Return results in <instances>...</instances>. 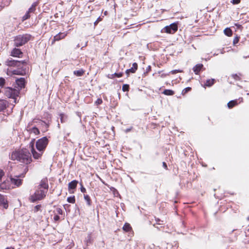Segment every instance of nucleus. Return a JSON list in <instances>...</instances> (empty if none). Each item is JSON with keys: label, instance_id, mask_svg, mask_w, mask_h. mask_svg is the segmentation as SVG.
<instances>
[{"label": "nucleus", "instance_id": "37", "mask_svg": "<svg viewBox=\"0 0 249 249\" xmlns=\"http://www.w3.org/2000/svg\"><path fill=\"white\" fill-rule=\"evenodd\" d=\"M103 102V101L102 100V99L101 98H98L97 99V100L95 101V104L97 106L98 105H101Z\"/></svg>", "mask_w": 249, "mask_h": 249}, {"label": "nucleus", "instance_id": "46", "mask_svg": "<svg viewBox=\"0 0 249 249\" xmlns=\"http://www.w3.org/2000/svg\"><path fill=\"white\" fill-rule=\"evenodd\" d=\"M5 188V185L4 183H1L0 184V189H4Z\"/></svg>", "mask_w": 249, "mask_h": 249}, {"label": "nucleus", "instance_id": "34", "mask_svg": "<svg viewBox=\"0 0 249 249\" xmlns=\"http://www.w3.org/2000/svg\"><path fill=\"white\" fill-rule=\"evenodd\" d=\"M55 213L56 214H63V211L60 208H57L55 210Z\"/></svg>", "mask_w": 249, "mask_h": 249}, {"label": "nucleus", "instance_id": "36", "mask_svg": "<svg viewBox=\"0 0 249 249\" xmlns=\"http://www.w3.org/2000/svg\"><path fill=\"white\" fill-rule=\"evenodd\" d=\"M32 132L35 134L37 135L39 133V131L38 128L36 127H34L32 129Z\"/></svg>", "mask_w": 249, "mask_h": 249}, {"label": "nucleus", "instance_id": "5", "mask_svg": "<svg viewBox=\"0 0 249 249\" xmlns=\"http://www.w3.org/2000/svg\"><path fill=\"white\" fill-rule=\"evenodd\" d=\"M47 190L40 189V188L35 191L34 194L31 195L29 197V200L31 202H35L38 200H40L45 198L47 194Z\"/></svg>", "mask_w": 249, "mask_h": 249}, {"label": "nucleus", "instance_id": "3", "mask_svg": "<svg viewBox=\"0 0 249 249\" xmlns=\"http://www.w3.org/2000/svg\"><path fill=\"white\" fill-rule=\"evenodd\" d=\"M5 95L9 98L13 100V102L11 103L12 105L16 104L17 102V97L19 96V90L10 87H6L4 89Z\"/></svg>", "mask_w": 249, "mask_h": 249}, {"label": "nucleus", "instance_id": "10", "mask_svg": "<svg viewBox=\"0 0 249 249\" xmlns=\"http://www.w3.org/2000/svg\"><path fill=\"white\" fill-rule=\"evenodd\" d=\"M68 32H60L57 35H56L55 36H54L53 38L52 41V45H53L55 41H58L64 38L67 35Z\"/></svg>", "mask_w": 249, "mask_h": 249}, {"label": "nucleus", "instance_id": "20", "mask_svg": "<svg viewBox=\"0 0 249 249\" xmlns=\"http://www.w3.org/2000/svg\"><path fill=\"white\" fill-rule=\"evenodd\" d=\"M58 119L60 120V123L63 124L66 122L67 119V116L66 114L64 113H60L59 115Z\"/></svg>", "mask_w": 249, "mask_h": 249}, {"label": "nucleus", "instance_id": "32", "mask_svg": "<svg viewBox=\"0 0 249 249\" xmlns=\"http://www.w3.org/2000/svg\"><path fill=\"white\" fill-rule=\"evenodd\" d=\"M129 86L127 84H124L122 87V90L123 91H127L129 90Z\"/></svg>", "mask_w": 249, "mask_h": 249}, {"label": "nucleus", "instance_id": "38", "mask_svg": "<svg viewBox=\"0 0 249 249\" xmlns=\"http://www.w3.org/2000/svg\"><path fill=\"white\" fill-rule=\"evenodd\" d=\"M158 74H159V76H160V77H162V78H164L169 74L162 73L161 71H159Z\"/></svg>", "mask_w": 249, "mask_h": 249}, {"label": "nucleus", "instance_id": "52", "mask_svg": "<svg viewBox=\"0 0 249 249\" xmlns=\"http://www.w3.org/2000/svg\"><path fill=\"white\" fill-rule=\"evenodd\" d=\"M131 128H132V127H131V128H129V129H126V130H125V132H127L129 131L131 129Z\"/></svg>", "mask_w": 249, "mask_h": 249}, {"label": "nucleus", "instance_id": "2", "mask_svg": "<svg viewBox=\"0 0 249 249\" xmlns=\"http://www.w3.org/2000/svg\"><path fill=\"white\" fill-rule=\"evenodd\" d=\"M22 65L20 67H17V69L13 70H8L7 74L9 75H24L29 72V67L27 66L26 62L24 61H21Z\"/></svg>", "mask_w": 249, "mask_h": 249}, {"label": "nucleus", "instance_id": "33", "mask_svg": "<svg viewBox=\"0 0 249 249\" xmlns=\"http://www.w3.org/2000/svg\"><path fill=\"white\" fill-rule=\"evenodd\" d=\"M30 13H28V11H27L26 12V13L23 16V17H22L23 21L28 19L30 17Z\"/></svg>", "mask_w": 249, "mask_h": 249}, {"label": "nucleus", "instance_id": "56", "mask_svg": "<svg viewBox=\"0 0 249 249\" xmlns=\"http://www.w3.org/2000/svg\"><path fill=\"white\" fill-rule=\"evenodd\" d=\"M109 0H107V1H109Z\"/></svg>", "mask_w": 249, "mask_h": 249}, {"label": "nucleus", "instance_id": "44", "mask_svg": "<svg viewBox=\"0 0 249 249\" xmlns=\"http://www.w3.org/2000/svg\"><path fill=\"white\" fill-rule=\"evenodd\" d=\"M80 184H81V188H80L81 191L82 193H85L86 191V189L84 187V186H83L82 183H81Z\"/></svg>", "mask_w": 249, "mask_h": 249}, {"label": "nucleus", "instance_id": "11", "mask_svg": "<svg viewBox=\"0 0 249 249\" xmlns=\"http://www.w3.org/2000/svg\"><path fill=\"white\" fill-rule=\"evenodd\" d=\"M38 188H40V189H42L43 190H46L47 193L48 192L49 185L48 183V179L47 178L41 179Z\"/></svg>", "mask_w": 249, "mask_h": 249}, {"label": "nucleus", "instance_id": "18", "mask_svg": "<svg viewBox=\"0 0 249 249\" xmlns=\"http://www.w3.org/2000/svg\"><path fill=\"white\" fill-rule=\"evenodd\" d=\"M8 102L5 100H0V111L3 110L6 108Z\"/></svg>", "mask_w": 249, "mask_h": 249}, {"label": "nucleus", "instance_id": "39", "mask_svg": "<svg viewBox=\"0 0 249 249\" xmlns=\"http://www.w3.org/2000/svg\"><path fill=\"white\" fill-rule=\"evenodd\" d=\"M182 71H180V70H172L171 71L170 73H171L172 74H176L178 72H181Z\"/></svg>", "mask_w": 249, "mask_h": 249}, {"label": "nucleus", "instance_id": "30", "mask_svg": "<svg viewBox=\"0 0 249 249\" xmlns=\"http://www.w3.org/2000/svg\"><path fill=\"white\" fill-rule=\"evenodd\" d=\"M84 199L86 201L88 205L90 206L91 205L90 203V199L89 196L88 195H84Z\"/></svg>", "mask_w": 249, "mask_h": 249}, {"label": "nucleus", "instance_id": "45", "mask_svg": "<svg viewBox=\"0 0 249 249\" xmlns=\"http://www.w3.org/2000/svg\"><path fill=\"white\" fill-rule=\"evenodd\" d=\"M36 10V8H34L31 6V7L28 9V13H32L34 12Z\"/></svg>", "mask_w": 249, "mask_h": 249}, {"label": "nucleus", "instance_id": "17", "mask_svg": "<svg viewBox=\"0 0 249 249\" xmlns=\"http://www.w3.org/2000/svg\"><path fill=\"white\" fill-rule=\"evenodd\" d=\"M203 67V65L202 64H198L193 67V70L196 74H198Z\"/></svg>", "mask_w": 249, "mask_h": 249}, {"label": "nucleus", "instance_id": "55", "mask_svg": "<svg viewBox=\"0 0 249 249\" xmlns=\"http://www.w3.org/2000/svg\"><path fill=\"white\" fill-rule=\"evenodd\" d=\"M247 95H249V93H247Z\"/></svg>", "mask_w": 249, "mask_h": 249}, {"label": "nucleus", "instance_id": "50", "mask_svg": "<svg viewBox=\"0 0 249 249\" xmlns=\"http://www.w3.org/2000/svg\"><path fill=\"white\" fill-rule=\"evenodd\" d=\"M37 5V3L36 2H34L32 5H31V7L34 8H36V6Z\"/></svg>", "mask_w": 249, "mask_h": 249}, {"label": "nucleus", "instance_id": "27", "mask_svg": "<svg viewBox=\"0 0 249 249\" xmlns=\"http://www.w3.org/2000/svg\"><path fill=\"white\" fill-rule=\"evenodd\" d=\"M85 242H86L87 246H88L89 244H90L92 242V237L91 234H89L86 238Z\"/></svg>", "mask_w": 249, "mask_h": 249}, {"label": "nucleus", "instance_id": "6", "mask_svg": "<svg viewBox=\"0 0 249 249\" xmlns=\"http://www.w3.org/2000/svg\"><path fill=\"white\" fill-rule=\"evenodd\" d=\"M28 171V168L27 166H25L24 169V173L20 174L19 176H16L15 178H11V182L18 187L22 184V179H20L19 178H23L24 177V175Z\"/></svg>", "mask_w": 249, "mask_h": 249}, {"label": "nucleus", "instance_id": "49", "mask_svg": "<svg viewBox=\"0 0 249 249\" xmlns=\"http://www.w3.org/2000/svg\"><path fill=\"white\" fill-rule=\"evenodd\" d=\"M4 175V172L2 170H0V180L1 179L2 176Z\"/></svg>", "mask_w": 249, "mask_h": 249}, {"label": "nucleus", "instance_id": "42", "mask_svg": "<svg viewBox=\"0 0 249 249\" xmlns=\"http://www.w3.org/2000/svg\"><path fill=\"white\" fill-rule=\"evenodd\" d=\"M240 1H241L240 0H232L231 2L233 4H239L240 2Z\"/></svg>", "mask_w": 249, "mask_h": 249}, {"label": "nucleus", "instance_id": "53", "mask_svg": "<svg viewBox=\"0 0 249 249\" xmlns=\"http://www.w3.org/2000/svg\"><path fill=\"white\" fill-rule=\"evenodd\" d=\"M5 249H14V248L12 247H7Z\"/></svg>", "mask_w": 249, "mask_h": 249}, {"label": "nucleus", "instance_id": "24", "mask_svg": "<svg viewBox=\"0 0 249 249\" xmlns=\"http://www.w3.org/2000/svg\"><path fill=\"white\" fill-rule=\"evenodd\" d=\"M123 230L125 232H129L132 230V228L129 223H126L124 225Z\"/></svg>", "mask_w": 249, "mask_h": 249}, {"label": "nucleus", "instance_id": "16", "mask_svg": "<svg viewBox=\"0 0 249 249\" xmlns=\"http://www.w3.org/2000/svg\"><path fill=\"white\" fill-rule=\"evenodd\" d=\"M138 65L136 63H134L132 64V67L130 69H127L125 71V73L128 75L130 72L134 73L137 70Z\"/></svg>", "mask_w": 249, "mask_h": 249}, {"label": "nucleus", "instance_id": "41", "mask_svg": "<svg viewBox=\"0 0 249 249\" xmlns=\"http://www.w3.org/2000/svg\"><path fill=\"white\" fill-rule=\"evenodd\" d=\"M53 220L54 222H57L58 221L59 219H60V217L57 215V214H55L54 217H53Z\"/></svg>", "mask_w": 249, "mask_h": 249}, {"label": "nucleus", "instance_id": "25", "mask_svg": "<svg viewBox=\"0 0 249 249\" xmlns=\"http://www.w3.org/2000/svg\"><path fill=\"white\" fill-rule=\"evenodd\" d=\"M224 34L228 36H231L232 35V32L231 30L229 28H226L224 30Z\"/></svg>", "mask_w": 249, "mask_h": 249}, {"label": "nucleus", "instance_id": "26", "mask_svg": "<svg viewBox=\"0 0 249 249\" xmlns=\"http://www.w3.org/2000/svg\"><path fill=\"white\" fill-rule=\"evenodd\" d=\"M84 72V71L82 69L74 71H73L74 74L76 75L77 76H82Z\"/></svg>", "mask_w": 249, "mask_h": 249}, {"label": "nucleus", "instance_id": "15", "mask_svg": "<svg viewBox=\"0 0 249 249\" xmlns=\"http://www.w3.org/2000/svg\"><path fill=\"white\" fill-rule=\"evenodd\" d=\"M22 53L19 49L14 48L11 52V55L14 57H19V55L22 54Z\"/></svg>", "mask_w": 249, "mask_h": 249}, {"label": "nucleus", "instance_id": "51", "mask_svg": "<svg viewBox=\"0 0 249 249\" xmlns=\"http://www.w3.org/2000/svg\"><path fill=\"white\" fill-rule=\"evenodd\" d=\"M162 164H163V167H164L165 169H167V165H166V163H165V162H163Z\"/></svg>", "mask_w": 249, "mask_h": 249}, {"label": "nucleus", "instance_id": "35", "mask_svg": "<svg viewBox=\"0 0 249 249\" xmlns=\"http://www.w3.org/2000/svg\"><path fill=\"white\" fill-rule=\"evenodd\" d=\"M5 82V79L2 77H0V87H3Z\"/></svg>", "mask_w": 249, "mask_h": 249}, {"label": "nucleus", "instance_id": "14", "mask_svg": "<svg viewBox=\"0 0 249 249\" xmlns=\"http://www.w3.org/2000/svg\"><path fill=\"white\" fill-rule=\"evenodd\" d=\"M0 205H2L4 208L7 209L8 204L7 201L5 199L3 196L0 194Z\"/></svg>", "mask_w": 249, "mask_h": 249}, {"label": "nucleus", "instance_id": "7", "mask_svg": "<svg viewBox=\"0 0 249 249\" xmlns=\"http://www.w3.org/2000/svg\"><path fill=\"white\" fill-rule=\"evenodd\" d=\"M48 142V139L44 137L38 140L36 142V147L39 151H43L47 146Z\"/></svg>", "mask_w": 249, "mask_h": 249}, {"label": "nucleus", "instance_id": "8", "mask_svg": "<svg viewBox=\"0 0 249 249\" xmlns=\"http://www.w3.org/2000/svg\"><path fill=\"white\" fill-rule=\"evenodd\" d=\"M178 25L173 23L169 26H165L162 30V32H166L167 33L173 34L175 33L178 30Z\"/></svg>", "mask_w": 249, "mask_h": 249}, {"label": "nucleus", "instance_id": "48", "mask_svg": "<svg viewBox=\"0 0 249 249\" xmlns=\"http://www.w3.org/2000/svg\"><path fill=\"white\" fill-rule=\"evenodd\" d=\"M157 221V223L158 224H163V221H160L159 219H157L156 220Z\"/></svg>", "mask_w": 249, "mask_h": 249}, {"label": "nucleus", "instance_id": "1", "mask_svg": "<svg viewBox=\"0 0 249 249\" xmlns=\"http://www.w3.org/2000/svg\"><path fill=\"white\" fill-rule=\"evenodd\" d=\"M11 159L13 160H17L26 164L32 161L30 153L27 149L13 152L11 155Z\"/></svg>", "mask_w": 249, "mask_h": 249}, {"label": "nucleus", "instance_id": "29", "mask_svg": "<svg viewBox=\"0 0 249 249\" xmlns=\"http://www.w3.org/2000/svg\"><path fill=\"white\" fill-rule=\"evenodd\" d=\"M67 201L71 203H74L75 202V199L74 196H70L67 198Z\"/></svg>", "mask_w": 249, "mask_h": 249}, {"label": "nucleus", "instance_id": "9", "mask_svg": "<svg viewBox=\"0 0 249 249\" xmlns=\"http://www.w3.org/2000/svg\"><path fill=\"white\" fill-rule=\"evenodd\" d=\"M6 64L9 67H20L22 65L21 61L14 60L10 58L6 61Z\"/></svg>", "mask_w": 249, "mask_h": 249}, {"label": "nucleus", "instance_id": "43", "mask_svg": "<svg viewBox=\"0 0 249 249\" xmlns=\"http://www.w3.org/2000/svg\"><path fill=\"white\" fill-rule=\"evenodd\" d=\"M232 77L235 80H239V76L237 74H234L232 75Z\"/></svg>", "mask_w": 249, "mask_h": 249}, {"label": "nucleus", "instance_id": "54", "mask_svg": "<svg viewBox=\"0 0 249 249\" xmlns=\"http://www.w3.org/2000/svg\"><path fill=\"white\" fill-rule=\"evenodd\" d=\"M244 58H247V56H244Z\"/></svg>", "mask_w": 249, "mask_h": 249}, {"label": "nucleus", "instance_id": "12", "mask_svg": "<svg viewBox=\"0 0 249 249\" xmlns=\"http://www.w3.org/2000/svg\"><path fill=\"white\" fill-rule=\"evenodd\" d=\"M29 146L31 148V152L33 154L34 158L35 159H39L42 155V151L40 152L41 153H38L35 150V149L34 148V142H32L30 143Z\"/></svg>", "mask_w": 249, "mask_h": 249}, {"label": "nucleus", "instance_id": "13", "mask_svg": "<svg viewBox=\"0 0 249 249\" xmlns=\"http://www.w3.org/2000/svg\"><path fill=\"white\" fill-rule=\"evenodd\" d=\"M16 84L20 89L24 88L25 80L24 78H18L16 81Z\"/></svg>", "mask_w": 249, "mask_h": 249}, {"label": "nucleus", "instance_id": "40", "mask_svg": "<svg viewBox=\"0 0 249 249\" xmlns=\"http://www.w3.org/2000/svg\"><path fill=\"white\" fill-rule=\"evenodd\" d=\"M191 88L190 87H187V88H185L182 90V93H185L187 92L188 91H190L191 90Z\"/></svg>", "mask_w": 249, "mask_h": 249}, {"label": "nucleus", "instance_id": "21", "mask_svg": "<svg viewBox=\"0 0 249 249\" xmlns=\"http://www.w3.org/2000/svg\"><path fill=\"white\" fill-rule=\"evenodd\" d=\"M215 81V79L213 78L208 79L206 80L204 86L211 87L212 85L214 84Z\"/></svg>", "mask_w": 249, "mask_h": 249}, {"label": "nucleus", "instance_id": "4", "mask_svg": "<svg viewBox=\"0 0 249 249\" xmlns=\"http://www.w3.org/2000/svg\"><path fill=\"white\" fill-rule=\"evenodd\" d=\"M31 37V35L28 34L18 35L14 39V45L16 47L21 46L28 42Z\"/></svg>", "mask_w": 249, "mask_h": 249}, {"label": "nucleus", "instance_id": "22", "mask_svg": "<svg viewBox=\"0 0 249 249\" xmlns=\"http://www.w3.org/2000/svg\"><path fill=\"white\" fill-rule=\"evenodd\" d=\"M238 104L237 100H234L230 101L227 104L228 107L229 108H231Z\"/></svg>", "mask_w": 249, "mask_h": 249}, {"label": "nucleus", "instance_id": "28", "mask_svg": "<svg viewBox=\"0 0 249 249\" xmlns=\"http://www.w3.org/2000/svg\"><path fill=\"white\" fill-rule=\"evenodd\" d=\"M163 93L166 95H173L174 94V91L171 89H165Z\"/></svg>", "mask_w": 249, "mask_h": 249}, {"label": "nucleus", "instance_id": "47", "mask_svg": "<svg viewBox=\"0 0 249 249\" xmlns=\"http://www.w3.org/2000/svg\"><path fill=\"white\" fill-rule=\"evenodd\" d=\"M238 41L239 39L237 37H236L234 39L233 43L234 44H235L236 43H238Z\"/></svg>", "mask_w": 249, "mask_h": 249}, {"label": "nucleus", "instance_id": "23", "mask_svg": "<svg viewBox=\"0 0 249 249\" xmlns=\"http://www.w3.org/2000/svg\"><path fill=\"white\" fill-rule=\"evenodd\" d=\"M123 76V73L122 72H119V73H116L115 72L113 74H108L107 75V77L110 79H113L114 78L115 76L117 77H121Z\"/></svg>", "mask_w": 249, "mask_h": 249}, {"label": "nucleus", "instance_id": "31", "mask_svg": "<svg viewBox=\"0 0 249 249\" xmlns=\"http://www.w3.org/2000/svg\"><path fill=\"white\" fill-rule=\"evenodd\" d=\"M41 208V205H37L34 207L33 211L34 213H37L38 211L40 210Z\"/></svg>", "mask_w": 249, "mask_h": 249}, {"label": "nucleus", "instance_id": "19", "mask_svg": "<svg viewBox=\"0 0 249 249\" xmlns=\"http://www.w3.org/2000/svg\"><path fill=\"white\" fill-rule=\"evenodd\" d=\"M77 183L78 181L76 180H73L72 181L70 182L68 184L69 190L75 189L77 186Z\"/></svg>", "mask_w": 249, "mask_h": 249}]
</instances>
